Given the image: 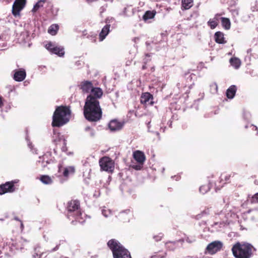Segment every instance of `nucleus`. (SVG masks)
I'll return each mask as SVG.
<instances>
[{
    "mask_svg": "<svg viewBox=\"0 0 258 258\" xmlns=\"http://www.w3.org/2000/svg\"><path fill=\"white\" fill-rule=\"evenodd\" d=\"M84 114L85 118L90 121H97L102 116V110L99 103L86 101Z\"/></svg>",
    "mask_w": 258,
    "mask_h": 258,
    "instance_id": "obj_1",
    "label": "nucleus"
},
{
    "mask_svg": "<svg viewBox=\"0 0 258 258\" xmlns=\"http://www.w3.org/2000/svg\"><path fill=\"white\" fill-rule=\"evenodd\" d=\"M71 110L64 106L57 107L53 115L52 125L59 127L67 123L70 120Z\"/></svg>",
    "mask_w": 258,
    "mask_h": 258,
    "instance_id": "obj_2",
    "label": "nucleus"
},
{
    "mask_svg": "<svg viewBox=\"0 0 258 258\" xmlns=\"http://www.w3.org/2000/svg\"><path fill=\"white\" fill-rule=\"evenodd\" d=\"M255 250L253 246L248 243L237 242L232 248L235 258H250L253 251Z\"/></svg>",
    "mask_w": 258,
    "mask_h": 258,
    "instance_id": "obj_3",
    "label": "nucleus"
},
{
    "mask_svg": "<svg viewBox=\"0 0 258 258\" xmlns=\"http://www.w3.org/2000/svg\"><path fill=\"white\" fill-rule=\"evenodd\" d=\"M107 245L112 252L113 258H132L128 250L117 240L114 239L110 240Z\"/></svg>",
    "mask_w": 258,
    "mask_h": 258,
    "instance_id": "obj_4",
    "label": "nucleus"
},
{
    "mask_svg": "<svg viewBox=\"0 0 258 258\" xmlns=\"http://www.w3.org/2000/svg\"><path fill=\"white\" fill-rule=\"evenodd\" d=\"M80 203L77 200L71 201L68 203V217L71 216L75 217L76 220L80 223L83 221L81 220L82 218V213L79 210Z\"/></svg>",
    "mask_w": 258,
    "mask_h": 258,
    "instance_id": "obj_5",
    "label": "nucleus"
},
{
    "mask_svg": "<svg viewBox=\"0 0 258 258\" xmlns=\"http://www.w3.org/2000/svg\"><path fill=\"white\" fill-rule=\"evenodd\" d=\"M103 95L102 89L98 87H95L92 89L90 94L87 96L86 101L92 102L93 103H99L98 99Z\"/></svg>",
    "mask_w": 258,
    "mask_h": 258,
    "instance_id": "obj_6",
    "label": "nucleus"
},
{
    "mask_svg": "<svg viewBox=\"0 0 258 258\" xmlns=\"http://www.w3.org/2000/svg\"><path fill=\"white\" fill-rule=\"evenodd\" d=\"M101 169L106 171H112L114 169V163L110 158L104 157L99 161Z\"/></svg>",
    "mask_w": 258,
    "mask_h": 258,
    "instance_id": "obj_7",
    "label": "nucleus"
},
{
    "mask_svg": "<svg viewBox=\"0 0 258 258\" xmlns=\"http://www.w3.org/2000/svg\"><path fill=\"white\" fill-rule=\"evenodd\" d=\"M223 246V243L220 241H215L209 244L206 247V251L213 254L219 251Z\"/></svg>",
    "mask_w": 258,
    "mask_h": 258,
    "instance_id": "obj_8",
    "label": "nucleus"
},
{
    "mask_svg": "<svg viewBox=\"0 0 258 258\" xmlns=\"http://www.w3.org/2000/svg\"><path fill=\"white\" fill-rule=\"evenodd\" d=\"M26 0H15L13 5L12 13L16 17L19 16L20 12L24 8Z\"/></svg>",
    "mask_w": 258,
    "mask_h": 258,
    "instance_id": "obj_9",
    "label": "nucleus"
},
{
    "mask_svg": "<svg viewBox=\"0 0 258 258\" xmlns=\"http://www.w3.org/2000/svg\"><path fill=\"white\" fill-rule=\"evenodd\" d=\"M14 183H17V181L7 182L5 184L0 185V195L8 192H13L15 190Z\"/></svg>",
    "mask_w": 258,
    "mask_h": 258,
    "instance_id": "obj_10",
    "label": "nucleus"
},
{
    "mask_svg": "<svg viewBox=\"0 0 258 258\" xmlns=\"http://www.w3.org/2000/svg\"><path fill=\"white\" fill-rule=\"evenodd\" d=\"M153 96L148 92L144 93L142 94L140 98V102L142 104L146 106L152 105L153 104Z\"/></svg>",
    "mask_w": 258,
    "mask_h": 258,
    "instance_id": "obj_11",
    "label": "nucleus"
},
{
    "mask_svg": "<svg viewBox=\"0 0 258 258\" xmlns=\"http://www.w3.org/2000/svg\"><path fill=\"white\" fill-rule=\"evenodd\" d=\"M26 76V73L24 69H20L15 71L14 75V79L17 82L23 81Z\"/></svg>",
    "mask_w": 258,
    "mask_h": 258,
    "instance_id": "obj_12",
    "label": "nucleus"
},
{
    "mask_svg": "<svg viewBox=\"0 0 258 258\" xmlns=\"http://www.w3.org/2000/svg\"><path fill=\"white\" fill-rule=\"evenodd\" d=\"M133 157L135 160L139 164H144L146 159L144 153L139 150L134 152Z\"/></svg>",
    "mask_w": 258,
    "mask_h": 258,
    "instance_id": "obj_13",
    "label": "nucleus"
},
{
    "mask_svg": "<svg viewBox=\"0 0 258 258\" xmlns=\"http://www.w3.org/2000/svg\"><path fill=\"white\" fill-rule=\"evenodd\" d=\"M123 126V124L117 120H112L110 121L108 127L111 131H116L120 130Z\"/></svg>",
    "mask_w": 258,
    "mask_h": 258,
    "instance_id": "obj_14",
    "label": "nucleus"
},
{
    "mask_svg": "<svg viewBox=\"0 0 258 258\" xmlns=\"http://www.w3.org/2000/svg\"><path fill=\"white\" fill-rule=\"evenodd\" d=\"M110 25L107 24L102 29L99 36V41H102L110 32Z\"/></svg>",
    "mask_w": 258,
    "mask_h": 258,
    "instance_id": "obj_15",
    "label": "nucleus"
},
{
    "mask_svg": "<svg viewBox=\"0 0 258 258\" xmlns=\"http://www.w3.org/2000/svg\"><path fill=\"white\" fill-rule=\"evenodd\" d=\"M93 88V84L90 81H84L81 83V89L83 92H89Z\"/></svg>",
    "mask_w": 258,
    "mask_h": 258,
    "instance_id": "obj_16",
    "label": "nucleus"
},
{
    "mask_svg": "<svg viewBox=\"0 0 258 258\" xmlns=\"http://www.w3.org/2000/svg\"><path fill=\"white\" fill-rule=\"evenodd\" d=\"M220 16L219 14H216L214 18L210 19L208 22V24L211 29H213L217 26L219 19H220Z\"/></svg>",
    "mask_w": 258,
    "mask_h": 258,
    "instance_id": "obj_17",
    "label": "nucleus"
},
{
    "mask_svg": "<svg viewBox=\"0 0 258 258\" xmlns=\"http://www.w3.org/2000/svg\"><path fill=\"white\" fill-rule=\"evenodd\" d=\"M237 88L235 85H231L226 91V96L229 99H232L235 96Z\"/></svg>",
    "mask_w": 258,
    "mask_h": 258,
    "instance_id": "obj_18",
    "label": "nucleus"
},
{
    "mask_svg": "<svg viewBox=\"0 0 258 258\" xmlns=\"http://www.w3.org/2000/svg\"><path fill=\"white\" fill-rule=\"evenodd\" d=\"M215 39L217 43L224 44L226 43L224 37V34L221 32H217L215 34Z\"/></svg>",
    "mask_w": 258,
    "mask_h": 258,
    "instance_id": "obj_19",
    "label": "nucleus"
},
{
    "mask_svg": "<svg viewBox=\"0 0 258 258\" xmlns=\"http://www.w3.org/2000/svg\"><path fill=\"white\" fill-rule=\"evenodd\" d=\"M75 171V169L74 166H68L64 168L62 174L64 177H68L70 175H73Z\"/></svg>",
    "mask_w": 258,
    "mask_h": 258,
    "instance_id": "obj_20",
    "label": "nucleus"
},
{
    "mask_svg": "<svg viewBox=\"0 0 258 258\" xmlns=\"http://www.w3.org/2000/svg\"><path fill=\"white\" fill-rule=\"evenodd\" d=\"M221 20V23L223 27L226 30H229L230 28L231 23L230 20L226 18L221 17L220 18Z\"/></svg>",
    "mask_w": 258,
    "mask_h": 258,
    "instance_id": "obj_21",
    "label": "nucleus"
},
{
    "mask_svg": "<svg viewBox=\"0 0 258 258\" xmlns=\"http://www.w3.org/2000/svg\"><path fill=\"white\" fill-rule=\"evenodd\" d=\"M249 217L251 220L255 221L258 220V210H251L247 212Z\"/></svg>",
    "mask_w": 258,
    "mask_h": 258,
    "instance_id": "obj_22",
    "label": "nucleus"
},
{
    "mask_svg": "<svg viewBox=\"0 0 258 258\" xmlns=\"http://www.w3.org/2000/svg\"><path fill=\"white\" fill-rule=\"evenodd\" d=\"M51 53L57 54L59 56H62L64 54V49L63 47L55 46Z\"/></svg>",
    "mask_w": 258,
    "mask_h": 258,
    "instance_id": "obj_23",
    "label": "nucleus"
},
{
    "mask_svg": "<svg viewBox=\"0 0 258 258\" xmlns=\"http://www.w3.org/2000/svg\"><path fill=\"white\" fill-rule=\"evenodd\" d=\"M237 215L234 213H228L225 215L226 220H224V222L229 223L232 222L233 219H235Z\"/></svg>",
    "mask_w": 258,
    "mask_h": 258,
    "instance_id": "obj_24",
    "label": "nucleus"
},
{
    "mask_svg": "<svg viewBox=\"0 0 258 258\" xmlns=\"http://www.w3.org/2000/svg\"><path fill=\"white\" fill-rule=\"evenodd\" d=\"M231 64L235 69H238L240 66V60L239 59L234 57L230 59Z\"/></svg>",
    "mask_w": 258,
    "mask_h": 258,
    "instance_id": "obj_25",
    "label": "nucleus"
},
{
    "mask_svg": "<svg viewBox=\"0 0 258 258\" xmlns=\"http://www.w3.org/2000/svg\"><path fill=\"white\" fill-rule=\"evenodd\" d=\"M46 2V0H40L38 1L34 6L32 9V12H35L37 11L40 8L43 7L44 4Z\"/></svg>",
    "mask_w": 258,
    "mask_h": 258,
    "instance_id": "obj_26",
    "label": "nucleus"
},
{
    "mask_svg": "<svg viewBox=\"0 0 258 258\" xmlns=\"http://www.w3.org/2000/svg\"><path fill=\"white\" fill-rule=\"evenodd\" d=\"M192 6V0H182V6L184 9H189Z\"/></svg>",
    "mask_w": 258,
    "mask_h": 258,
    "instance_id": "obj_27",
    "label": "nucleus"
},
{
    "mask_svg": "<svg viewBox=\"0 0 258 258\" xmlns=\"http://www.w3.org/2000/svg\"><path fill=\"white\" fill-rule=\"evenodd\" d=\"M58 29V25L56 24H53L49 27L48 30V32L52 35H54L56 34Z\"/></svg>",
    "mask_w": 258,
    "mask_h": 258,
    "instance_id": "obj_28",
    "label": "nucleus"
},
{
    "mask_svg": "<svg viewBox=\"0 0 258 258\" xmlns=\"http://www.w3.org/2000/svg\"><path fill=\"white\" fill-rule=\"evenodd\" d=\"M85 131L87 134V135L90 138L94 137L95 135V131L93 128L89 126H87L85 128Z\"/></svg>",
    "mask_w": 258,
    "mask_h": 258,
    "instance_id": "obj_29",
    "label": "nucleus"
},
{
    "mask_svg": "<svg viewBox=\"0 0 258 258\" xmlns=\"http://www.w3.org/2000/svg\"><path fill=\"white\" fill-rule=\"evenodd\" d=\"M40 180L44 184H49L52 182V179L47 175H43L40 177Z\"/></svg>",
    "mask_w": 258,
    "mask_h": 258,
    "instance_id": "obj_30",
    "label": "nucleus"
},
{
    "mask_svg": "<svg viewBox=\"0 0 258 258\" xmlns=\"http://www.w3.org/2000/svg\"><path fill=\"white\" fill-rule=\"evenodd\" d=\"M155 15V13L153 11H147L144 15L143 16V19L144 20H147L148 19H152L154 17Z\"/></svg>",
    "mask_w": 258,
    "mask_h": 258,
    "instance_id": "obj_31",
    "label": "nucleus"
},
{
    "mask_svg": "<svg viewBox=\"0 0 258 258\" xmlns=\"http://www.w3.org/2000/svg\"><path fill=\"white\" fill-rule=\"evenodd\" d=\"M210 189V186L209 185H204L200 187L199 190L201 194H205Z\"/></svg>",
    "mask_w": 258,
    "mask_h": 258,
    "instance_id": "obj_32",
    "label": "nucleus"
},
{
    "mask_svg": "<svg viewBox=\"0 0 258 258\" xmlns=\"http://www.w3.org/2000/svg\"><path fill=\"white\" fill-rule=\"evenodd\" d=\"M44 159H45L44 156L42 157V158L40 157L39 160L38 161V162H37L38 164H41V166L42 168L45 167L46 166L47 164L48 163H49V162H48L47 160L44 161Z\"/></svg>",
    "mask_w": 258,
    "mask_h": 258,
    "instance_id": "obj_33",
    "label": "nucleus"
},
{
    "mask_svg": "<svg viewBox=\"0 0 258 258\" xmlns=\"http://www.w3.org/2000/svg\"><path fill=\"white\" fill-rule=\"evenodd\" d=\"M102 214L105 217H108L111 215V212L110 210L104 208L102 210Z\"/></svg>",
    "mask_w": 258,
    "mask_h": 258,
    "instance_id": "obj_34",
    "label": "nucleus"
},
{
    "mask_svg": "<svg viewBox=\"0 0 258 258\" xmlns=\"http://www.w3.org/2000/svg\"><path fill=\"white\" fill-rule=\"evenodd\" d=\"M55 44L50 42L45 45V48L49 50L50 52H52L53 49L54 48Z\"/></svg>",
    "mask_w": 258,
    "mask_h": 258,
    "instance_id": "obj_35",
    "label": "nucleus"
},
{
    "mask_svg": "<svg viewBox=\"0 0 258 258\" xmlns=\"http://www.w3.org/2000/svg\"><path fill=\"white\" fill-rule=\"evenodd\" d=\"M234 175V173H232V174H225V175H222V176H221V178H222V180L223 179V178H224L225 180L226 181H228L230 178L231 177V176H233Z\"/></svg>",
    "mask_w": 258,
    "mask_h": 258,
    "instance_id": "obj_36",
    "label": "nucleus"
},
{
    "mask_svg": "<svg viewBox=\"0 0 258 258\" xmlns=\"http://www.w3.org/2000/svg\"><path fill=\"white\" fill-rule=\"evenodd\" d=\"M251 202L252 203H258V192L252 196Z\"/></svg>",
    "mask_w": 258,
    "mask_h": 258,
    "instance_id": "obj_37",
    "label": "nucleus"
},
{
    "mask_svg": "<svg viewBox=\"0 0 258 258\" xmlns=\"http://www.w3.org/2000/svg\"><path fill=\"white\" fill-rule=\"evenodd\" d=\"M163 237V234L162 233H160L158 235H155L153 237V238L156 241H160Z\"/></svg>",
    "mask_w": 258,
    "mask_h": 258,
    "instance_id": "obj_38",
    "label": "nucleus"
},
{
    "mask_svg": "<svg viewBox=\"0 0 258 258\" xmlns=\"http://www.w3.org/2000/svg\"><path fill=\"white\" fill-rule=\"evenodd\" d=\"M210 209L207 208L205 210H204L203 212H202L201 215L203 216L206 215H209L210 213Z\"/></svg>",
    "mask_w": 258,
    "mask_h": 258,
    "instance_id": "obj_39",
    "label": "nucleus"
},
{
    "mask_svg": "<svg viewBox=\"0 0 258 258\" xmlns=\"http://www.w3.org/2000/svg\"><path fill=\"white\" fill-rule=\"evenodd\" d=\"M143 164H139L138 165H134L132 166V167L137 170L141 169L142 168Z\"/></svg>",
    "mask_w": 258,
    "mask_h": 258,
    "instance_id": "obj_40",
    "label": "nucleus"
},
{
    "mask_svg": "<svg viewBox=\"0 0 258 258\" xmlns=\"http://www.w3.org/2000/svg\"><path fill=\"white\" fill-rule=\"evenodd\" d=\"M35 253L33 255V256L34 258H35L36 256H38V255H39V258H40L42 256L43 253H42L41 254L39 253L40 252L39 251V250H37V247H36L35 248Z\"/></svg>",
    "mask_w": 258,
    "mask_h": 258,
    "instance_id": "obj_41",
    "label": "nucleus"
},
{
    "mask_svg": "<svg viewBox=\"0 0 258 258\" xmlns=\"http://www.w3.org/2000/svg\"><path fill=\"white\" fill-rule=\"evenodd\" d=\"M26 140H27L28 146V147L31 149V150L32 151V152H33V153H36V150H35V149H34V151H33L32 144H31V143H30V141L28 140V139L27 137L26 138Z\"/></svg>",
    "mask_w": 258,
    "mask_h": 258,
    "instance_id": "obj_42",
    "label": "nucleus"
},
{
    "mask_svg": "<svg viewBox=\"0 0 258 258\" xmlns=\"http://www.w3.org/2000/svg\"><path fill=\"white\" fill-rule=\"evenodd\" d=\"M4 99L0 96V108H2L4 106Z\"/></svg>",
    "mask_w": 258,
    "mask_h": 258,
    "instance_id": "obj_43",
    "label": "nucleus"
},
{
    "mask_svg": "<svg viewBox=\"0 0 258 258\" xmlns=\"http://www.w3.org/2000/svg\"><path fill=\"white\" fill-rule=\"evenodd\" d=\"M151 258H163V256H161L159 255L155 254L154 255H152Z\"/></svg>",
    "mask_w": 258,
    "mask_h": 258,
    "instance_id": "obj_44",
    "label": "nucleus"
},
{
    "mask_svg": "<svg viewBox=\"0 0 258 258\" xmlns=\"http://www.w3.org/2000/svg\"><path fill=\"white\" fill-rule=\"evenodd\" d=\"M185 241L188 243H191L192 242L194 241H195V239H192V240H190L189 238L188 237H187L186 239H185Z\"/></svg>",
    "mask_w": 258,
    "mask_h": 258,
    "instance_id": "obj_45",
    "label": "nucleus"
},
{
    "mask_svg": "<svg viewBox=\"0 0 258 258\" xmlns=\"http://www.w3.org/2000/svg\"><path fill=\"white\" fill-rule=\"evenodd\" d=\"M58 249V246H56L52 250H51V251H54L57 250Z\"/></svg>",
    "mask_w": 258,
    "mask_h": 258,
    "instance_id": "obj_46",
    "label": "nucleus"
},
{
    "mask_svg": "<svg viewBox=\"0 0 258 258\" xmlns=\"http://www.w3.org/2000/svg\"><path fill=\"white\" fill-rule=\"evenodd\" d=\"M20 222H21V229L22 230L23 229V228H24V225H23V224L22 221H21Z\"/></svg>",
    "mask_w": 258,
    "mask_h": 258,
    "instance_id": "obj_47",
    "label": "nucleus"
},
{
    "mask_svg": "<svg viewBox=\"0 0 258 258\" xmlns=\"http://www.w3.org/2000/svg\"><path fill=\"white\" fill-rule=\"evenodd\" d=\"M213 86H215L216 90H217L218 89V86L216 83H214L213 84Z\"/></svg>",
    "mask_w": 258,
    "mask_h": 258,
    "instance_id": "obj_48",
    "label": "nucleus"
},
{
    "mask_svg": "<svg viewBox=\"0 0 258 258\" xmlns=\"http://www.w3.org/2000/svg\"><path fill=\"white\" fill-rule=\"evenodd\" d=\"M14 219H15V220H16V221H20V222H21V221L19 219V218H18V217H15Z\"/></svg>",
    "mask_w": 258,
    "mask_h": 258,
    "instance_id": "obj_49",
    "label": "nucleus"
},
{
    "mask_svg": "<svg viewBox=\"0 0 258 258\" xmlns=\"http://www.w3.org/2000/svg\"><path fill=\"white\" fill-rule=\"evenodd\" d=\"M256 7H257L258 10V0L256 1Z\"/></svg>",
    "mask_w": 258,
    "mask_h": 258,
    "instance_id": "obj_50",
    "label": "nucleus"
},
{
    "mask_svg": "<svg viewBox=\"0 0 258 258\" xmlns=\"http://www.w3.org/2000/svg\"><path fill=\"white\" fill-rule=\"evenodd\" d=\"M76 64H77V66H78V65L80 64V62L79 61H78L76 62Z\"/></svg>",
    "mask_w": 258,
    "mask_h": 258,
    "instance_id": "obj_51",
    "label": "nucleus"
},
{
    "mask_svg": "<svg viewBox=\"0 0 258 258\" xmlns=\"http://www.w3.org/2000/svg\"><path fill=\"white\" fill-rule=\"evenodd\" d=\"M234 13H235V14H236V15H238V11H236V10L234 11Z\"/></svg>",
    "mask_w": 258,
    "mask_h": 258,
    "instance_id": "obj_52",
    "label": "nucleus"
},
{
    "mask_svg": "<svg viewBox=\"0 0 258 258\" xmlns=\"http://www.w3.org/2000/svg\"><path fill=\"white\" fill-rule=\"evenodd\" d=\"M145 68H146V67H145V65H144V66H143V69H145Z\"/></svg>",
    "mask_w": 258,
    "mask_h": 258,
    "instance_id": "obj_53",
    "label": "nucleus"
},
{
    "mask_svg": "<svg viewBox=\"0 0 258 258\" xmlns=\"http://www.w3.org/2000/svg\"><path fill=\"white\" fill-rule=\"evenodd\" d=\"M62 258H69V257H62Z\"/></svg>",
    "mask_w": 258,
    "mask_h": 258,
    "instance_id": "obj_54",
    "label": "nucleus"
}]
</instances>
